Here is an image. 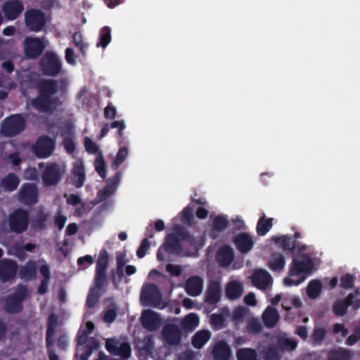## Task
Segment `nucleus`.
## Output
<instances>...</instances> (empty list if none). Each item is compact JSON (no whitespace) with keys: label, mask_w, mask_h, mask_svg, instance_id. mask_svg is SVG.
Masks as SVG:
<instances>
[{"label":"nucleus","mask_w":360,"mask_h":360,"mask_svg":"<svg viewBox=\"0 0 360 360\" xmlns=\"http://www.w3.org/2000/svg\"><path fill=\"white\" fill-rule=\"evenodd\" d=\"M314 263L307 255H302L301 259L293 258L290 264L288 276L283 280L287 286L299 285L312 273Z\"/></svg>","instance_id":"f257e3e1"},{"label":"nucleus","mask_w":360,"mask_h":360,"mask_svg":"<svg viewBox=\"0 0 360 360\" xmlns=\"http://www.w3.org/2000/svg\"><path fill=\"white\" fill-rule=\"evenodd\" d=\"M58 91V84L53 81L44 82L41 88V94L38 98L32 101V106L41 112H49L56 109L60 102L51 96Z\"/></svg>","instance_id":"f03ea898"},{"label":"nucleus","mask_w":360,"mask_h":360,"mask_svg":"<svg viewBox=\"0 0 360 360\" xmlns=\"http://www.w3.org/2000/svg\"><path fill=\"white\" fill-rule=\"evenodd\" d=\"M117 131V142L119 150L115 157H114V170H116L119 166L126 160L129 155L128 142L123 136V130L126 128L125 122L123 120H114V129Z\"/></svg>","instance_id":"7ed1b4c3"},{"label":"nucleus","mask_w":360,"mask_h":360,"mask_svg":"<svg viewBox=\"0 0 360 360\" xmlns=\"http://www.w3.org/2000/svg\"><path fill=\"white\" fill-rule=\"evenodd\" d=\"M181 240V237H179L176 233L168 234L165 238L164 244L158 250L156 255L158 260H165L163 250L171 255H178L181 254L183 250Z\"/></svg>","instance_id":"20e7f679"},{"label":"nucleus","mask_w":360,"mask_h":360,"mask_svg":"<svg viewBox=\"0 0 360 360\" xmlns=\"http://www.w3.org/2000/svg\"><path fill=\"white\" fill-rule=\"evenodd\" d=\"M141 300L146 306L158 307L162 302V294L158 287L153 283L144 285L141 290Z\"/></svg>","instance_id":"39448f33"},{"label":"nucleus","mask_w":360,"mask_h":360,"mask_svg":"<svg viewBox=\"0 0 360 360\" xmlns=\"http://www.w3.org/2000/svg\"><path fill=\"white\" fill-rule=\"evenodd\" d=\"M65 171L66 169L64 165H58L56 164L48 165L42 175L44 184L47 186L56 184Z\"/></svg>","instance_id":"423d86ee"},{"label":"nucleus","mask_w":360,"mask_h":360,"mask_svg":"<svg viewBox=\"0 0 360 360\" xmlns=\"http://www.w3.org/2000/svg\"><path fill=\"white\" fill-rule=\"evenodd\" d=\"M140 321L142 326L150 332L158 330L162 324L160 314L151 309L143 310Z\"/></svg>","instance_id":"0eeeda50"},{"label":"nucleus","mask_w":360,"mask_h":360,"mask_svg":"<svg viewBox=\"0 0 360 360\" xmlns=\"http://www.w3.org/2000/svg\"><path fill=\"white\" fill-rule=\"evenodd\" d=\"M55 148V141L48 137L41 136L33 148L35 155L40 158H46L52 155Z\"/></svg>","instance_id":"6e6552de"},{"label":"nucleus","mask_w":360,"mask_h":360,"mask_svg":"<svg viewBox=\"0 0 360 360\" xmlns=\"http://www.w3.org/2000/svg\"><path fill=\"white\" fill-rule=\"evenodd\" d=\"M24 120L20 115L10 117L2 124L1 132L6 136H14L24 128Z\"/></svg>","instance_id":"1a4fd4ad"},{"label":"nucleus","mask_w":360,"mask_h":360,"mask_svg":"<svg viewBox=\"0 0 360 360\" xmlns=\"http://www.w3.org/2000/svg\"><path fill=\"white\" fill-rule=\"evenodd\" d=\"M174 232L179 237H181V244L185 243L195 250H200L204 245L205 239L203 236L197 238L191 235L190 232L184 227L176 226Z\"/></svg>","instance_id":"9d476101"},{"label":"nucleus","mask_w":360,"mask_h":360,"mask_svg":"<svg viewBox=\"0 0 360 360\" xmlns=\"http://www.w3.org/2000/svg\"><path fill=\"white\" fill-rule=\"evenodd\" d=\"M162 335L166 343L169 345L176 346L181 342L182 331L175 324H167L162 330Z\"/></svg>","instance_id":"9b49d317"},{"label":"nucleus","mask_w":360,"mask_h":360,"mask_svg":"<svg viewBox=\"0 0 360 360\" xmlns=\"http://www.w3.org/2000/svg\"><path fill=\"white\" fill-rule=\"evenodd\" d=\"M23 44L25 54L30 58L38 57L45 47L44 41L38 38L27 37Z\"/></svg>","instance_id":"f8f14e48"},{"label":"nucleus","mask_w":360,"mask_h":360,"mask_svg":"<svg viewBox=\"0 0 360 360\" xmlns=\"http://www.w3.org/2000/svg\"><path fill=\"white\" fill-rule=\"evenodd\" d=\"M41 68L45 74L55 75L60 70V61L55 53H46L41 60Z\"/></svg>","instance_id":"ddd939ff"},{"label":"nucleus","mask_w":360,"mask_h":360,"mask_svg":"<svg viewBox=\"0 0 360 360\" xmlns=\"http://www.w3.org/2000/svg\"><path fill=\"white\" fill-rule=\"evenodd\" d=\"M27 214L22 210H16L9 218L11 229L18 233H21L27 229Z\"/></svg>","instance_id":"4468645a"},{"label":"nucleus","mask_w":360,"mask_h":360,"mask_svg":"<svg viewBox=\"0 0 360 360\" xmlns=\"http://www.w3.org/2000/svg\"><path fill=\"white\" fill-rule=\"evenodd\" d=\"M25 22L30 30L38 32L44 25V15L38 10H31L25 13Z\"/></svg>","instance_id":"2eb2a0df"},{"label":"nucleus","mask_w":360,"mask_h":360,"mask_svg":"<svg viewBox=\"0 0 360 360\" xmlns=\"http://www.w3.org/2000/svg\"><path fill=\"white\" fill-rule=\"evenodd\" d=\"M271 240L276 244H279L283 250L292 252L297 248L299 251L305 250L306 249L305 245L299 247V243L293 240L292 235H284L281 236H271Z\"/></svg>","instance_id":"dca6fc26"},{"label":"nucleus","mask_w":360,"mask_h":360,"mask_svg":"<svg viewBox=\"0 0 360 360\" xmlns=\"http://www.w3.org/2000/svg\"><path fill=\"white\" fill-rule=\"evenodd\" d=\"M233 243L236 249L242 254L250 252L254 246L252 238L249 233L245 232L237 234L233 238Z\"/></svg>","instance_id":"f3484780"},{"label":"nucleus","mask_w":360,"mask_h":360,"mask_svg":"<svg viewBox=\"0 0 360 360\" xmlns=\"http://www.w3.org/2000/svg\"><path fill=\"white\" fill-rule=\"evenodd\" d=\"M252 285L259 290H266L272 282L271 276L264 269H256L251 276Z\"/></svg>","instance_id":"a211bd4d"},{"label":"nucleus","mask_w":360,"mask_h":360,"mask_svg":"<svg viewBox=\"0 0 360 360\" xmlns=\"http://www.w3.org/2000/svg\"><path fill=\"white\" fill-rule=\"evenodd\" d=\"M203 279L199 276L189 277L185 283V290L188 295L192 297L200 295L203 289Z\"/></svg>","instance_id":"6ab92c4d"},{"label":"nucleus","mask_w":360,"mask_h":360,"mask_svg":"<svg viewBox=\"0 0 360 360\" xmlns=\"http://www.w3.org/2000/svg\"><path fill=\"white\" fill-rule=\"evenodd\" d=\"M38 191L34 184H25L19 192V198L25 204H34L37 202Z\"/></svg>","instance_id":"aec40b11"},{"label":"nucleus","mask_w":360,"mask_h":360,"mask_svg":"<svg viewBox=\"0 0 360 360\" xmlns=\"http://www.w3.org/2000/svg\"><path fill=\"white\" fill-rule=\"evenodd\" d=\"M221 293L220 283L217 281H211L205 292V302L210 304H216L220 300Z\"/></svg>","instance_id":"412c9836"},{"label":"nucleus","mask_w":360,"mask_h":360,"mask_svg":"<svg viewBox=\"0 0 360 360\" xmlns=\"http://www.w3.org/2000/svg\"><path fill=\"white\" fill-rule=\"evenodd\" d=\"M109 256L105 250L101 251L97 261L96 283L101 285L105 280V269Z\"/></svg>","instance_id":"4be33fe9"},{"label":"nucleus","mask_w":360,"mask_h":360,"mask_svg":"<svg viewBox=\"0 0 360 360\" xmlns=\"http://www.w3.org/2000/svg\"><path fill=\"white\" fill-rule=\"evenodd\" d=\"M234 259L233 249L229 245L221 247L216 253V261L222 267L229 266Z\"/></svg>","instance_id":"5701e85b"},{"label":"nucleus","mask_w":360,"mask_h":360,"mask_svg":"<svg viewBox=\"0 0 360 360\" xmlns=\"http://www.w3.org/2000/svg\"><path fill=\"white\" fill-rule=\"evenodd\" d=\"M2 10L8 20H14L22 13L23 6L18 0H10L4 4Z\"/></svg>","instance_id":"b1692460"},{"label":"nucleus","mask_w":360,"mask_h":360,"mask_svg":"<svg viewBox=\"0 0 360 360\" xmlns=\"http://www.w3.org/2000/svg\"><path fill=\"white\" fill-rule=\"evenodd\" d=\"M214 360H229L231 356V349L229 345L224 340L218 342L212 349Z\"/></svg>","instance_id":"393cba45"},{"label":"nucleus","mask_w":360,"mask_h":360,"mask_svg":"<svg viewBox=\"0 0 360 360\" xmlns=\"http://www.w3.org/2000/svg\"><path fill=\"white\" fill-rule=\"evenodd\" d=\"M279 318V314L276 309L271 306L267 307L262 315L263 323L267 328H274Z\"/></svg>","instance_id":"a878e982"},{"label":"nucleus","mask_w":360,"mask_h":360,"mask_svg":"<svg viewBox=\"0 0 360 360\" xmlns=\"http://www.w3.org/2000/svg\"><path fill=\"white\" fill-rule=\"evenodd\" d=\"M73 183L77 188L82 187L85 181L84 166L82 160H77L73 167Z\"/></svg>","instance_id":"bb28decb"},{"label":"nucleus","mask_w":360,"mask_h":360,"mask_svg":"<svg viewBox=\"0 0 360 360\" xmlns=\"http://www.w3.org/2000/svg\"><path fill=\"white\" fill-rule=\"evenodd\" d=\"M268 267L274 272L282 271L285 266V259L283 254L273 252L267 263Z\"/></svg>","instance_id":"cd10ccee"},{"label":"nucleus","mask_w":360,"mask_h":360,"mask_svg":"<svg viewBox=\"0 0 360 360\" xmlns=\"http://www.w3.org/2000/svg\"><path fill=\"white\" fill-rule=\"evenodd\" d=\"M353 355L352 350L338 347L329 351L327 360H352Z\"/></svg>","instance_id":"c85d7f7f"},{"label":"nucleus","mask_w":360,"mask_h":360,"mask_svg":"<svg viewBox=\"0 0 360 360\" xmlns=\"http://www.w3.org/2000/svg\"><path fill=\"white\" fill-rule=\"evenodd\" d=\"M211 338V333L207 330L198 331L192 338L191 343L193 347L201 349Z\"/></svg>","instance_id":"c756f323"},{"label":"nucleus","mask_w":360,"mask_h":360,"mask_svg":"<svg viewBox=\"0 0 360 360\" xmlns=\"http://www.w3.org/2000/svg\"><path fill=\"white\" fill-rule=\"evenodd\" d=\"M273 218H266L265 214L258 219L256 231L257 234L259 236H265L273 226Z\"/></svg>","instance_id":"7c9ffc66"},{"label":"nucleus","mask_w":360,"mask_h":360,"mask_svg":"<svg viewBox=\"0 0 360 360\" xmlns=\"http://www.w3.org/2000/svg\"><path fill=\"white\" fill-rule=\"evenodd\" d=\"M16 272V264L9 261H4L0 266V278L3 281H8L15 275Z\"/></svg>","instance_id":"2f4dec72"},{"label":"nucleus","mask_w":360,"mask_h":360,"mask_svg":"<svg viewBox=\"0 0 360 360\" xmlns=\"http://www.w3.org/2000/svg\"><path fill=\"white\" fill-rule=\"evenodd\" d=\"M199 317L195 313H190L181 321V327L186 332L193 331L199 325Z\"/></svg>","instance_id":"473e14b6"},{"label":"nucleus","mask_w":360,"mask_h":360,"mask_svg":"<svg viewBox=\"0 0 360 360\" xmlns=\"http://www.w3.org/2000/svg\"><path fill=\"white\" fill-rule=\"evenodd\" d=\"M243 292V285L237 281L230 282L226 288V296L231 300L239 298Z\"/></svg>","instance_id":"72a5a7b5"},{"label":"nucleus","mask_w":360,"mask_h":360,"mask_svg":"<svg viewBox=\"0 0 360 360\" xmlns=\"http://www.w3.org/2000/svg\"><path fill=\"white\" fill-rule=\"evenodd\" d=\"M322 284L318 279L310 281L307 287V293L309 298L316 299L321 293Z\"/></svg>","instance_id":"f704fd0d"},{"label":"nucleus","mask_w":360,"mask_h":360,"mask_svg":"<svg viewBox=\"0 0 360 360\" xmlns=\"http://www.w3.org/2000/svg\"><path fill=\"white\" fill-rule=\"evenodd\" d=\"M277 346L283 352H292L297 348V342L291 338L281 337L278 340Z\"/></svg>","instance_id":"c9c22d12"},{"label":"nucleus","mask_w":360,"mask_h":360,"mask_svg":"<svg viewBox=\"0 0 360 360\" xmlns=\"http://www.w3.org/2000/svg\"><path fill=\"white\" fill-rule=\"evenodd\" d=\"M22 297V295L9 297L6 301V310L11 313L19 312L22 308L21 301Z\"/></svg>","instance_id":"e433bc0d"},{"label":"nucleus","mask_w":360,"mask_h":360,"mask_svg":"<svg viewBox=\"0 0 360 360\" xmlns=\"http://www.w3.org/2000/svg\"><path fill=\"white\" fill-rule=\"evenodd\" d=\"M345 300L349 307L352 310L356 311L360 308V290L355 288L353 292L347 295Z\"/></svg>","instance_id":"4c0bfd02"},{"label":"nucleus","mask_w":360,"mask_h":360,"mask_svg":"<svg viewBox=\"0 0 360 360\" xmlns=\"http://www.w3.org/2000/svg\"><path fill=\"white\" fill-rule=\"evenodd\" d=\"M116 262L117 269L116 272H114V276L115 274L119 278H122L124 276V268L128 259L126 258V253L122 252H117L116 253Z\"/></svg>","instance_id":"58836bf2"},{"label":"nucleus","mask_w":360,"mask_h":360,"mask_svg":"<svg viewBox=\"0 0 360 360\" xmlns=\"http://www.w3.org/2000/svg\"><path fill=\"white\" fill-rule=\"evenodd\" d=\"M94 325L91 321H87L84 326H82L78 334V342L84 345L87 340L88 335L93 332Z\"/></svg>","instance_id":"ea45409f"},{"label":"nucleus","mask_w":360,"mask_h":360,"mask_svg":"<svg viewBox=\"0 0 360 360\" xmlns=\"http://www.w3.org/2000/svg\"><path fill=\"white\" fill-rule=\"evenodd\" d=\"M238 360H257V353L252 348H241L236 352Z\"/></svg>","instance_id":"a19ab883"},{"label":"nucleus","mask_w":360,"mask_h":360,"mask_svg":"<svg viewBox=\"0 0 360 360\" xmlns=\"http://www.w3.org/2000/svg\"><path fill=\"white\" fill-rule=\"evenodd\" d=\"M348 304L345 299H338L333 305V313L338 316H345L347 312Z\"/></svg>","instance_id":"79ce46f5"},{"label":"nucleus","mask_w":360,"mask_h":360,"mask_svg":"<svg viewBox=\"0 0 360 360\" xmlns=\"http://www.w3.org/2000/svg\"><path fill=\"white\" fill-rule=\"evenodd\" d=\"M116 341L114 339V345H115ZM131 353V348L128 342L122 343L120 347H117L114 345V356L119 355L124 359H127L130 356Z\"/></svg>","instance_id":"37998d69"},{"label":"nucleus","mask_w":360,"mask_h":360,"mask_svg":"<svg viewBox=\"0 0 360 360\" xmlns=\"http://www.w3.org/2000/svg\"><path fill=\"white\" fill-rule=\"evenodd\" d=\"M19 184L18 178L13 174H10L6 177H5L2 182L1 186L6 191H13L15 190L18 185Z\"/></svg>","instance_id":"c03bdc74"},{"label":"nucleus","mask_w":360,"mask_h":360,"mask_svg":"<svg viewBox=\"0 0 360 360\" xmlns=\"http://www.w3.org/2000/svg\"><path fill=\"white\" fill-rule=\"evenodd\" d=\"M327 330L325 327L315 326L312 333L311 339L314 345H320L326 337Z\"/></svg>","instance_id":"a18cd8bd"},{"label":"nucleus","mask_w":360,"mask_h":360,"mask_svg":"<svg viewBox=\"0 0 360 360\" xmlns=\"http://www.w3.org/2000/svg\"><path fill=\"white\" fill-rule=\"evenodd\" d=\"M36 264L34 262H27L20 270V275L24 279H30L36 274Z\"/></svg>","instance_id":"49530a36"},{"label":"nucleus","mask_w":360,"mask_h":360,"mask_svg":"<svg viewBox=\"0 0 360 360\" xmlns=\"http://www.w3.org/2000/svg\"><path fill=\"white\" fill-rule=\"evenodd\" d=\"M229 226V221L224 215H217L212 219V226L216 231L223 232Z\"/></svg>","instance_id":"de8ad7c7"},{"label":"nucleus","mask_w":360,"mask_h":360,"mask_svg":"<svg viewBox=\"0 0 360 360\" xmlns=\"http://www.w3.org/2000/svg\"><path fill=\"white\" fill-rule=\"evenodd\" d=\"M193 219V209L192 207L187 205L181 212V221L184 224L191 225Z\"/></svg>","instance_id":"09e8293b"},{"label":"nucleus","mask_w":360,"mask_h":360,"mask_svg":"<svg viewBox=\"0 0 360 360\" xmlns=\"http://www.w3.org/2000/svg\"><path fill=\"white\" fill-rule=\"evenodd\" d=\"M110 32L111 30L108 27H103L101 30L100 39L97 44V46L105 48L108 45L111 39Z\"/></svg>","instance_id":"8fccbe9b"},{"label":"nucleus","mask_w":360,"mask_h":360,"mask_svg":"<svg viewBox=\"0 0 360 360\" xmlns=\"http://www.w3.org/2000/svg\"><path fill=\"white\" fill-rule=\"evenodd\" d=\"M246 329L250 333H259L262 330V326L259 319L251 318L248 322Z\"/></svg>","instance_id":"3c124183"},{"label":"nucleus","mask_w":360,"mask_h":360,"mask_svg":"<svg viewBox=\"0 0 360 360\" xmlns=\"http://www.w3.org/2000/svg\"><path fill=\"white\" fill-rule=\"evenodd\" d=\"M34 248H35V245H32L31 243L26 244L24 246H22L20 248H15L10 250L11 253L15 255L20 259H22L25 258V253L24 251H31Z\"/></svg>","instance_id":"603ef678"},{"label":"nucleus","mask_w":360,"mask_h":360,"mask_svg":"<svg viewBox=\"0 0 360 360\" xmlns=\"http://www.w3.org/2000/svg\"><path fill=\"white\" fill-rule=\"evenodd\" d=\"M57 326V319L56 317L52 314L50 316L49 319V326L47 329V338L46 342L48 345L51 343V338L53 337L54 334V330Z\"/></svg>","instance_id":"864d4df0"},{"label":"nucleus","mask_w":360,"mask_h":360,"mask_svg":"<svg viewBox=\"0 0 360 360\" xmlns=\"http://www.w3.org/2000/svg\"><path fill=\"white\" fill-rule=\"evenodd\" d=\"M211 323L215 329H221L224 327L225 318L221 314H212L210 317Z\"/></svg>","instance_id":"5fc2aeb1"},{"label":"nucleus","mask_w":360,"mask_h":360,"mask_svg":"<svg viewBox=\"0 0 360 360\" xmlns=\"http://www.w3.org/2000/svg\"><path fill=\"white\" fill-rule=\"evenodd\" d=\"M94 166L96 172L101 177L105 176V165L101 155H98L94 161Z\"/></svg>","instance_id":"6e6d98bb"},{"label":"nucleus","mask_w":360,"mask_h":360,"mask_svg":"<svg viewBox=\"0 0 360 360\" xmlns=\"http://www.w3.org/2000/svg\"><path fill=\"white\" fill-rule=\"evenodd\" d=\"M265 360H278L280 358L277 347L271 346L264 351Z\"/></svg>","instance_id":"4d7b16f0"},{"label":"nucleus","mask_w":360,"mask_h":360,"mask_svg":"<svg viewBox=\"0 0 360 360\" xmlns=\"http://www.w3.org/2000/svg\"><path fill=\"white\" fill-rule=\"evenodd\" d=\"M143 345H142V349L146 353V354H150L152 353V351L154 347V340L152 335H146L144 337L143 340Z\"/></svg>","instance_id":"13d9d810"},{"label":"nucleus","mask_w":360,"mask_h":360,"mask_svg":"<svg viewBox=\"0 0 360 360\" xmlns=\"http://www.w3.org/2000/svg\"><path fill=\"white\" fill-rule=\"evenodd\" d=\"M354 282V276L350 274H347L340 278V285L344 289L352 288L353 287Z\"/></svg>","instance_id":"bf43d9fd"},{"label":"nucleus","mask_w":360,"mask_h":360,"mask_svg":"<svg viewBox=\"0 0 360 360\" xmlns=\"http://www.w3.org/2000/svg\"><path fill=\"white\" fill-rule=\"evenodd\" d=\"M84 146L89 153L101 155L98 146L89 137L85 138Z\"/></svg>","instance_id":"052dcab7"},{"label":"nucleus","mask_w":360,"mask_h":360,"mask_svg":"<svg viewBox=\"0 0 360 360\" xmlns=\"http://www.w3.org/2000/svg\"><path fill=\"white\" fill-rule=\"evenodd\" d=\"M149 248H150V242L148 241V238H144L141 241V243L136 251V256L139 258H143V257H145Z\"/></svg>","instance_id":"680f3d73"},{"label":"nucleus","mask_w":360,"mask_h":360,"mask_svg":"<svg viewBox=\"0 0 360 360\" xmlns=\"http://www.w3.org/2000/svg\"><path fill=\"white\" fill-rule=\"evenodd\" d=\"M166 270L174 276H179L181 274L182 269L180 266L168 264L166 266Z\"/></svg>","instance_id":"e2e57ef3"},{"label":"nucleus","mask_w":360,"mask_h":360,"mask_svg":"<svg viewBox=\"0 0 360 360\" xmlns=\"http://www.w3.org/2000/svg\"><path fill=\"white\" fill-rule=\"evenodd\" d=\"M333 331L335 334L341 333L343 338L346 337L349 333L343 323H335L333 325Z\"/></svg>","instance_id":"0e129e2a"},{"label":"nucleus","mask_w":360,"mask_h":360,"mask_svg":"<svg viewBox=\"0 0 360 360\" xmlns=\"http://www.w3.org/2000/svg\"><path fill=\"white\" fill-rule=\"evenodd\" d=\"M111 194V187L110 186H106L102 190H101L97 195L98 202H100L104 200H105Z\"/></svg>","instance_id":"69168bd1"},{"label":"nucleus","mask_w":360,"mask_h":360,"mask_svg":"<svg viewBox=\"0 0 360 360\" xmlns=\"http://www.w3.org/2000/svg\"><path fill=\"white\" fill-rule=\"evenodd\" d=\"M246 313L247 311L245 308L239 307L233 311V319L236 321H240L245 317Z\"/></svg>","instance_id":"338daca9"},{"label":"nucleus","mask_w":360,"mask_h":360,"mask_svg":"<svg viewBox=\"0 0 360 360\" xmlns=\"http://www.w3.org/2000/svg\"><path fill=\"white\" fill-rule=\"evenodd\" d=\"M38 172L35 168H28L24 172V176L27 179L34 180L38 178Z\"/></svg>","instance_id":"774afa93"}]
</instances>
